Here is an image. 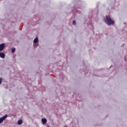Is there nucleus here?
I'll return each mask as SVG.
<instances>
[{
    "label": "nucleus",
    "instance_id": "nucleus-1",
    "mask_svg": "<svg viewBox=\"0 0 127 127\" xmlns=\"http://www.w3.org/2000/svg\"><path fill=\"white\" fill-rule=\"evenodd\" d=\"M105 22L108 25H112V24L115 23V22L111 19V17L109 16H106Z\"/></svg>",
    "mask_w": 127,
    "mask_h": 127
},
{
    "label": "nucleus",
    "instance_id": "nucleus-2",
    "mask_svg": "<svg viewBox=\"0 0 127 127\" xmlns=\"http://www.w3.org/2000/svg\"><path fill=\"white\" fill-rule=\"evenodd\" d=\"M6 118H7V115H5L3 117H2L1 118H0V124H1V123H2V122H3L4 121V120H5V119H6Z\"/></svg>",
    "mask_w": 127,
    "mask_h": 127
},
{
    "label": "nucleus",
    "instance_id": "nucleus-3",
    "mask_svg": "<svg viewBox=\"0 0 127 127\" xmlns=\"http://www.w3.org/2000/svg\"><path fill=\"white\" fill-rule=\"evenodd\" d=\"M5 45L4 43H2L0 44V51H2L4 49Z\"/></svg>",
    "mask_w": 127,
    "mask_h": 127
},
{
    "label": "nucleus",
    "instance_id": "nucleus-4",
    "mask_svg": "<svg viewBox=\"0 0 127 127\" xmlns=\"http://www.w3.org/2000/svg\"><path fill=\"white\" fill-rule=\"evenodd\" d=\"M0 57L3 59L5 57V55H4V53H0Z\"/></svg>",
    "mask_w": 127,
    "mask_h": 127
},
{
    "label": "nucleus",
    "instance_id": "nucleus-5",
    "mask_svg": "<svg viewBox=\"0 0 127 127\" xmlns=\"http://www.w3.org/2000/svg\"><path fill=\"white\" fill-rule=\"evenodd\" d=\"M42 124H46L47 123V120L46 119H42Z\"/></svg>",
    "mask_w": 127,
    "mask_h": 127
},
{
    "label": "nucleus",
    "instance_id": "nucleus-6",
    "mask_svg": "<svg viewBox=\"0 0 127 127\" xmlns=\"http://www.w3.org/2000/svg\"><path fill=\"white\" fill-rule=\"evenodd\" d=\"M37 42H38V38H36L34 40V43H36Z\"/></svg>",
    "mask_w": 127,
    "mask_h": 127
},
{
    "label": "nucleus",
    "instance_id": "nucleus-7",
    "mask_svg": "<svg viewBox=\"0 0 127 127\" xmlns=\"http://www.w3.org/2000/svg\"><path fill=\"white\" fill-rule=\"evenodd\" d=\"M22 124V120H20L18 121V125H21Z\"/></svg>",
    "mask_w": 127,
    "mask_h": 127
},
{
    "label": "nucleus",
    "instance_id": "nucleus-8",
    "mask_svg": "<svg viewBox=\"0 0 127 127\" xmlns=\"http://www.w3.org/2000/svg\"><path fill=\"white\" fill-rule=\"evenodd\" d=\"M12 53H14V52H15V48H13L12 49Z\"/></svg>",
    "mask_w": 127,
    "mask_h": 127
},
{
    "label": "nucleus",
    "instance_id": "nucleus-9",
    "mask_svg": "<svg viewBox=\"0 0 127 127\" xmlns=\"http://www.w3.org/2000/svg\"><path fill=\"white\" fill-rule=\"evenodd\" d=\"M72 24H73L74 25H75V24H76V21H75V20H73Z\"/></svg>",
    "mask_w": 127,
    "mask_h": 127
},
{
    "label": "nucleus",
    "instance_id": "nucleus-10",
    "mask_svg": "<svg viewBox=\"0 0 127 127\" xmlns=\"http://www.w3.org/2000/svg\"><path fill=\"white\" fill-rule=\"evenodd\" d=\"M1 82H2V79L1 78H0V84H1Z\"/></svg>",
    "mask_w": 127,
    "mask_h": 127
},
{
    "label": "nucleus",
    "instance_id": "nucleus-11",
    "mask_svg": "<svg viewBox=\"0 0 127 127\" xmlns=\"http://www.w3.org/2000/svg\"><path fill=\"white\" fill-rule=\"evenodd\" d=\"M34 46L35 47H37V46H35V44H34Z\"/></svg>",
    "mask_w": 127,
    "mask_h": 127
},
{
    "label": "nucleus",
    "instance_id": "nucleus-12",
    "mask_svg": "<svg viewBox=\"0 0 127 127\" xmlns=\"http://www.w3.org/2000/svg\"><path fill=\"white\" fill-rule=\"evenodd\" d=\"M47 127H49V126H48Z\"/></svg>",
    "mask_w": 127,
    "mask_h": 127
}]
</instances>
